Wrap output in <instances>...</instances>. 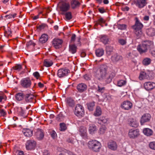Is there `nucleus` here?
<instances>
[{
  "instance_id": "obj_1",
  "label": "nucleus",
  "mask_w": 155,
  "mask_h": 155,
  "mask_svg": "<svg viewBox=\"0 0 155 155\" xmlns=\"http://www.w3.org/2000/svg\"><path fill=\"white\" fill-rule=\"evenodd\" d=\"M115 75L114 71L111 67L105 64H102L101 65L99 70L97 71L95 77L98 80H104L107 84H109Z\"/></svg>"
},
{
  "instance_id": "obj_2",
  "label": "nucleus",
  "mask_w": 155,
  "mask_h": 155,
  "mask_svg": "<svg viewBox=\"0 0 155 155\" xmlns=\"http://www.w3.org/2000/svg\"><path fill=\"white\" fill-rule=\"evenodd\" d=\"M153 45V41L145 40L142 42V44L138 45L137 49L140 54L146 52L148 49L152 47Z\"/></svg>"
},
{
  "instance_id": "obj_3",
  "label": "nucleus",
  "mask_w": 155,
  "mask_h": 155,
  "mask_svg": "<svg viewBox=\"0 0 155 155\" xmlns=\"http://www.w3.org/2000/svg\"><path fill=\"white\" fill-rule=\"evenodd\" d=\"M135 24L132 26V28L134 30V32L137 36H140L142 34V29L143 26L138 18L136 17L135 18Z\"/></svg>"
},
{
  "instance_id": "obj_4",
  "label": "nucleus",
  "mask_w": 155,
  "mask_h": 155,
  "mask_svg": "<svg viewBox=\"0 0 155 155\" xmlns=\"http://www.w3.org/2000/svg\"><path fill=\"white\" fill-rule=\"evenodd\" d=\"M89 148L91 150L97 152L100 151L101 145L100 142L96 140H91L87 143Z\"/></svg>"
},
{
  "instance_id": "obj_5",
  "label": "nucleus",
  "mask_w": 155,
  "mask_h": 155,
  "mask_svg": "<svg viewBox=\"0 0 155 155\" xmlns=\"http://www.w3.org/2000/svg\"><path fill=\"white\" fill-rule=\"evenodd\" d=\"M74 112L75 115L78 117H82L84 115V108L82 105L77 104L75 107Z\"/></svg>"
},
{
  "instance_id": "obj_6",
  "label": "nucleus",
  "mask_w": 155,
  "mask_h": 155,
  "mask_svg": "<svg viewBox=\"0 0 155 155\" xmlns=\"http://www.w3.org/2000/svg\"><path fill=\"white\" fill-rule=\"evenodd\" d=\"M36 145V142L34 140H27L25 144L26 149L28 150H34Z\"/></svg>"
},
{
  "instance_id": "obj_7",
  "label": "nucleus",
  "mask_w": 155,
  "mask_h": 155,
  "mask_svg": "<svg viewBox=\"0 0 155 155\" xmlns=\"http://www.w3.org/2000/svg\"><path fill=\"white\" fill-rule=\"evenodd\" d=\"M70 72V71L66 68H61L58 70L57 75L59 78H62L67 76Z\"/></svg>"
},
{
  "instance_id": "obj_8",
  "label": "nucleus",
  "mask_w": 155,
  "mask_h": 155,
  "mask_svg": "<svg viewBox=\"0 0 155 155\" xmlns=\"http://www.w3.org/2000/svg\"><path fill=\"white\" fill-rule=\"evenodd\" d=\"M151 117L150 114L149 113L143 114L141 117L140 120V122L141 125H144V124L149 122Z\"/></svg>"
},
{
  "instance_id": "obj_9",
  "label": "nucleus",
  "mask_w": 155,
  "mask_h": 155,
  "mask_svg": "<svg viewBox=\"0 0 155 155\" xmlns=\"http://www.w3.org/2000/svg\"><path fill=\"white\" fill-rule=\"evenodd\" d=\"M31 82L30 80L27 78L22 79L21 81V85L25 88H28L30 87Z\"/></svg>"
},
{
  "instance_id": "obj_10",
  "label": "nucleus",
  "mask_w": 155,
  "mask_h": 155,
  "mask_svg": "<svg viewBox=\"0 0 155 155\" xmlns=\"http://www.w3.org/2000/svg\"><path fill=\"white\" fill-rule=\"evenodd\" d=\"M63 42V41L61 39L58 38H54L52 41V44L53 46L55 48L58 49L61 47Z\"/></svg>"
},
{
  "instance_id": "obj_11",
  "label": "nucleus",
  "mask_w": 155,
  "mask_h": 155,
  "mask_svg": "<svg viewBox=\"0 0 155 155\" xmlns=\"http://www.w3.org/2000/svg\"><path fill=\"white\" fill-rule=\"evenodd\" d=\"M70 4L69 3L63 2L60 6V9L63 13H65L68 11L70 8Z\"/></svg>"
},
{
  "instance_id": "obj_12",
  "label": "nucleus",
  "mask_w": 155,
  "mask_h": 155,
  "mask_svg": "<svg viewBox=\"0 0 155 155\" xmlns=\"http://www.w3.org/2000/svg\"><path fill=\"white\" fill-rule=\"evenodd\" d=\"M139 135V131L138 129H130L128 133V136L129 137L133 139L137 137Z\"/></svg>"
},
{
  "instance_id": "obj_13",
  "label": "nucleus",
  "mask_w": 155,
  "mask_h": 155,
  "mask_svg": "<svg viewBox=\"0 0 155 155\" xmlns=\"http://www.w3.org/2000/svg\"><path fill=\"white\" fill-rule=\"evenodd\" d=\"M147 0H137L134 1V3L139 8H142L147 4Z\"/></svg>"
},
{
  "instance_id": "obj_14",
  "label": "nucleus",
  "mask_w": 155,
  "mask_h": 155,
  "mask_svg": "<svg viewBox=\"0 0 155 155\" xmlns=\"http://www.w3.org/2000/svg\"><path fill=\"white\" fill-rule=\"evenodd\" d=\"M70 7L73 9L78 8L81 5L80 2L77 0H71L70 3Z\"/></svg>"
},
{
  "instance_id": "obj_15",
  "label": "nucleus",
  "mask_w": 155,
  "mask_h": 155,
  "mask_svg": "<svg viewBox=\"0 0 155 155\" xmlns=\"http://www.w3.org/2000/svg\"><path fill=\"white\" fill-rule=\"evenodd\" d=\"M24 99L27 103L32 102L35 103V102L34 96L30 94H26L25 95Z\"/></svg>"
},
{
  "instance_id": "obj_16",
  "label": "nucleus",
  "mask_w": 155,
  "mask_h": 155,
  "mask_svg": "<svg viewBox=\"0 0 155 155\" xmlns=\"http://www.w3.org/2000/svg\"><path fill=\"white\" fill-rule=\"evenodd\" d=\"M87 87L86 84L81 83L78 84L77 86V89L79 92L82 93L86 91Z\"/></svg>"
},
{
  "instance_id": "obj_17",
  "label": "nucleus",
  "mask_w": 155,
  "mask_h": 155,
  "mask_svg": "<svg viewBox=\"0 0 155 155\" xmlns=\"http://www.w3.org/2000/svg\"><path fill=\"white\" fill-rule=\"evenodd\" d=\"M144 87L147 91L151 90L155 87V83L151 82H147L144 83Z\"/></svg>"
},
{
  "instance_id": "obj_18",
  "label": "nucleus",
  "mask_w": 155,
  "mask_h": 155,
  "mask_svg": "<svg viewBox=\"0 0 155 155\" xmlns=\"http://www.w3.org/2000/svg\"><path fill=\"white\" fill-rule=\"evenodd\" d=\"M132 103L129 101H124L121 105V107L125 110H129L132 107Z\"/></svg>"
},
{
  "instance_id": "obj_19",
  "label": "nucleus",
  "mask_w": 155,
  "mask_h": 155,
  "mask_svg": "<svg viewBox=\"0 0 155 155\" xmlns=\"http://www.w3.org/2000/svg\"><path fill=\"white\" fill-rule=\"evenodd\" d=\"M35 136L39 140H42L44 136V131L43 130L40 129H37L35 132Z\"/></svg>"
},
{
  "instance_id": "obj_20",
  "label": "nucleus",
  "mask_w": 155,
  "mask_h": 155,
  "mask_svg": "<svg viewBox=\"0 0 155 155\" xmlns=\"http://www.w3.org/2000/svg\"><path fill=\"white\" fill-rule=\"evenodd\" d=\"M108 147L110 149L115 150H117V145L115 142L112 140H110L107 143Z\"/></svg>"
},
{
  "instance_id": "obj_21",
  "label": "nucleus",
  "mask_w": 155,
  "mask_h": 155,
  "mask_svg": "<svg viewBox=\"0 0 155 155\" xmlns=\"http://www.w3.org/2000/svg\"><path fill=\"white\" fill-rule=\"evenodd\" d=\"M87 130L84 127H81L79 129V133L81 136L84 139L87 138Z\"/></svg>"
},
{
  "instance_id": "obj_22",
  "label": "nucleus",
  "mask_w": 155,
  "mask_h": 155,
  "mask_svg": "<svg viewBox=\"0 0 155 155\" xmlns=\"http://www.w3.org/2000/svg\"><path fill=\"white\" fill-rule=\"evenodd\" d=\"M18 115L24 118L26 117L28 115L27 111L21 107L18 109Z\"/></svg>"
},
{
  "instance_id": "obj_23",
  "label": "nucleus",
  "mask_w": 155,
  "mask_h": 155,
  "mask_svg": "<svg viewBox=\"0 0 155 155\" xmlns=\"http://www.w3.org/2000/svg\"><path fill=\"white\" fill-rule=\"evenodd\" d=\"M48 40V36L46 34H43L40 37L39 40V43L43 44L46 43Z\"/></svg>"
},
{
  "instance_id": "obj_24",
  "label": "nucleus",
  "mask_w": 155,
  "mask_h": 155,
  "mask_svg": "<svg viewBox=\"0 0 155 155\" xmlns=\"http://www.w3.org/2000/svg\"><path fill=\"white\" fill-rule=\"evenodd\" d=\"M129 121V125L131 127H137L138 126L139 123L135 119L133 118L130 119Z\"/></svg>"
},
{
  "instance_id": "obj_25",
  "label": "nucleus",
  "mask_w": 155,
  "mask_h": 155,
  "mask_svg": "<svg viewBox=\"0 0 155 155\" xmlns=\"http://www.w3.org/2000/svg\"><path fill=\"white\" fill-rule=\"evenodd\" d=\"M22 132L24 134L26 137H31L33 134V131L28 128L24 129Z\"/></svg>"
},
{
  "instance_id": "obj_26",
  "label": "nucleus",
  "mask_w": 155,
  "mask_h": 155,
  "mask_svg": "<svg viewBox=\"0 0 155 155\" xmlns=\"http://www.w3.org/2000/svg\"><path fill=\"white\" fill-rule=\"evenodd\" d=\"M109 38V37L105 35H101L100 38V41L104 45L108 44Z\"/></svg>"
},
{
  "instance_id": "obj_27",
  "label": "nucleus",
  "mask_w": 155,
  "mask_h": 155,
  "mask_svg": "<svg viewBox=\"0 0 155 155\" xmlns=\"http://www.w3.org/2000/svg\"><path fill=\"white\" fill-rule=\"evenodd\" d=\"M77 48L74 44L70 45L69 47V52L72 54L75 53L77 51Z\"/></svg>"
},
{
  "instance_id": "obj_28",
  "label": "nucleus",
  "mask_w": 155,
  "mask_h": 155,
  "mask_svg": "<svg viewBox=\"0 0 155 155\" xmlns=\"http://www.w3.org/2000/svg\"><path fill=\"white\" fill-rule=\"evenodd\" d=\"M147 34L150 36H153L155 35V29L152 28H150L146 30Z\"/></svg>"
},
{
  "instance_id": "obj_29",
  "label": "nucleus",
  "mask_w": 155,
  "mask_h": 155,
  "mask_svg": "<svg viewBox=\"0 0 155 155\" xmlns=\"http://www.w3.org/2000/svg\"><path fill=\"white\" fill-rule=\"evenodd\" d=\"M67 104L70 107H73L74 106L75 102L74 100L71 97H68L66 99Z\"/></svg>"
},
{
  "instance_id": "obj_30",
  "label": "nucleus",
  "mask_w": 155,
  "mask_h": 155,
  "mask_svg": "<svg viewBox=\"0 0 155 155\" xmlns=\"http://www.w3.org/2000/svg\"><path fill=\"white\" fill-rule=\"evenodd\" d=\"M111 60L114 62H117L122 59V57L121 56L116 54H114L111 57Z\"/></svg>"
},
{
  "instance_id": "obj_31",
  "label": "nucleus",
  "mask_w": 155,
  "mask_h": 155,
  "mask_svg": "<svg viewBox=\"0 0 155 155\" xmlns=\"http://www.w3.org/2000/svg\"><path fill=\"white\" fill-rule=\"evenodd\" d=\"M25 94L19 92L17 93L15 95L16 99L18 101H21L25 97Z\"/></svg>"
},
{
  "instance_id": "obj_32",
  "label": "nucleus",
  "mask_w": 155,
  "mask_h": 155,
  "mask_svg": "<svg viewBox=\"0 0 155 155\" xmlns=\"http://www.w3.org/2000/svg\"><path fill=\"white\" fill-rule=\"evenodd\" d=\"M143 132L145 135L147 136H150L152 135L153 134V130L148 128H144L143 129Z\"/></svg>"
},
{
  "instance_id": "obj_33",
  "label": "nucleus",
  "mask_w": 155,
  "mask_h": 155,
  "mask_svg": "<svg viewBox=\"0 0 155 155\" xmlns=\"http://www.w3.org/2000/svg\"><path fill=\"white\" fill-rule=\"evenodd\" d=\"M95 52L97 56L100 57L104 55V50L102 48H98L95 50Z\"/></svg>"
},
{
  "instance_id": "obj_34",
  "label": "nucleus",
  "mask_w": 155,
  "mask_h": 155,
  "mask_svg": "<svg viewBox=\"0 0 155 155\" xmlns=\"http://www.w3.org/2000/svg\"><path fill=\"white\" fill-rule=\"evenodd\" d=\"M139 78L140 80H142L144 79H148L149 77L147 76V72L142 71L140 73Z\"/></svg>"
},
{
  "instance_id": "obj_35",
  "label": "nucleus",
  "mask_w": 155,
  "mask_h": 155,
  "mask_svg": "<svg viewBox=\"0 0 155 155\" xmlns=\"http://www.w3.org/2000/svg\"><path fill=\"white\" fill-rule=\"evenodd\" d=\"M53 64L52 61L49 59H46L44 61V65L47 67H49L51 66Z\"/></svg>"
},
{
  "instance_id": "obj_36",
  "label": "nucleus",
  "mask_w": 155,
  "mask_h": 155,
  "mask_svg": "<svg viewBox=\"0 0 155 155\" xmlns=\"http://www.w3.org/2000/svg\"><path fill=\"white\" fill-rule=\"evenodd\" d=\"M151 61V60L150 58H146L143 60L142 63L145 66H147L150 64Z\"/></svg>"
},
{
  "instance_id": "obj_37",
  "label": "nucleus",
  "mask_w": 155,
  "mask_h": 155,
  "mask_svg": "<svg viewBox=\"0 0 155 155\" xmlns=\"http://www.w3.org/2000/svg\"><path fill=\"white\" fill-rule=\"evenodd\" d=\"M62 14L65 15V18L67 20H70L72 18V13L70 12H66L62 13Z\"/></svg>"
},
{
  "instance_id": "obj_38",
  "label": "nucleus",
  "mask_w": 155,
  "mask_h": 155,
  "mask_svg": "<svg viewBox=\"0 0 155 155\" xmlns=\"http://www.w3.org/2000/svg\"><path fill=\"white\" fill-rule=\"evenodd\" d=\"M113 48L110 46H107L105 48V51L107 54L110 55L113 51Z\"/></svg>"
},
{
  "instance_id": "obj_39",
  "label": "nucleus",
  "mask_w": 155,
  "mask_h": 155,
  "mask_svg": "<svg viewBox=\"0 0 155 155\" xmlns=\"http://www.w3.org/2000/svg\"><path fill=\"white\" fill-rule=\"evenodd\" d=\"M96 130V126L94 124H90L89 127V132L91 134H93Z\"/></svg>"
},
{
  "instance_id": "obj_40",
  "label": "nucleus",
  "mask_w": 155,
  "mask_h": 155,
  "mask_svg": "<svg viewBox=\"0 0 155 155\" xmlns=\"http://www.w3.org/2000/svg\"><path fill=\"white\" fill-rule=\"evenodd\" d=\"M108 119L105 117H101L98 120V123L100 124L106 123L108 121Z\"/></svg>"
},
{
  "instance_id": "obj_41",
  "label": "nucleus",
  "mask_w": 155,
  "mask_h": 155,
  "mask_svg": "<svg viewBox=\"0 0 155 155\" xmlns=\"http://www.w3.org/2000/svg\"><path fill=\"white\" fill-rule=\"evenodd\" d=\"M102 111L101 108L99 106H97L95 112L94 114V115L95 116H98L101 115Z\"/></svg>"
},
{
  "instance_id": "obj_42",
  "label": "nucleus",
  "mask_w": 155,
  "mask_h": 155,
  "mask_svg": "<svg viewBox=\"0 0 155 155\" xmlns=\"http://www.w3.org/2000/svg\"><path fill=\"white\" fill-rule=\"evenodd\" d=\"M60 130L62 131H64L67 129L66 124L64 123H60L59 124Z\"/></svg>"
},
{
  "instance_id": "obj_43",
  "label": "nucleus",
  "mask_w": 155,
  "mask_h": 155,
  "mask_svg": "<svg viewBox=\"0 0 155 155\" xmlns=\"http://www.w3.org/2000/svg\"><path fill=\"white\" fill-rule=\"evenodd\" d=\"M96 24L97 25H99L102 27H103V25L101 24L102 23H104L105 22V20L102 18H100L98 20L95 21Z\"/></svg>"
},
{
  "instance_id": "obj_44",
  "label": "nucleus",
  "mask_w": 155,
  "mask_h": 155,
  "mask_svg": "<svg viewBox=\"0 0 155 155\" xmlns=\"http://www.w3.org/2000/svg\"><path fill=\"white\" fill-rule=\"evenodd\" d=\"M11 34V29L9 28L8 27L5 31V35L6 37H9L12 36Z\"/></svg>"
},
{
  "instance_id": "obj_45",
  "label": "nucleus",
  "mask_w": 155,
  "mask_h": 155,
  "mask_svg": "<svg viewBox=\"0 0 155 155\" xmlns=\"http://www.w3.org/2000/svg\"><path fill=\"white\" fill-rule=\"evenodd\" d=\"M64 116L63 114L62 113H60L56 117L57 121H63L64 119Z\"/></svg>"
},
{
  "instance_id": "obj_46",
  "label": "nucleus",
  "mask_w": 155,
  "mask_h": 155,
  "mask_svg": "<svg viewBox=\"0 0 155 155\" xmlns=\"http://www.w3.org/2000/svg\"><path fill=\"white\" fill-rule=\"evenodd\" d=\"M107 128L105 126H101L99 129V133L100 134H103L106 130Z\"/></svg>"
},
{
  "instance_id": "obj_47",
  "label": "nucleus",
  "mask_w": 155,
  "mask_h": 155,
  "mask_svg": "<svg viewBox=\"0 0 155 155\" xmlns=\"http://www.w3.org/2000/svg\"><path fill=\"white\" fill-rule=\"evenodd\" d=\"M127 81L126 80H120L117 82V86L119 87H121L126 84Z\"/></svg>"
},
{
  "instance_id": "obj_48",
  "label": "nucleus",
  "mask_w": 155,
  "mask_h": 155,
  "mask_svg": "<svg viewBox=\"0 0 155 155\" xmlns=\"http://www.w3.org/2000/svg\"><path fill=\"white\" fill-rule=\"evenodd\" d=\"M94 105V102L88 104L87 105L88 109L90 111H92Z\"/></svg>"
},
{
  "instance_id": "obj_49",
  "label": "nucleus",
  "mask_w": 155,
  "mask_h": 155,
  "mask_svg": "<svg viewBox=\"0 0 155 155\" xmlns=\"http://www.w3.org/2000/svg\"><path fill=\"white\" fill-rule=\"evenodd\" d=\"M17 15V14L16 13L13 14H9L8 15H6L5 17L7 19H11L12 18H14Z\"/></svg>"
},
{
  "instance_id": "obj_50",
  "label": "nucleus",
  "mask_w": 155,
  "mask_h": 155,
  "mask_svg": "<svg viewBox=\"0 0 155 155\" xmlns=\"http://www.w3.org/2000/svg\"><path fill=\"white\" fill-rule=\"evenodd\" d=\"M12 68L15 70L19 71L22 69V66L21 65L17 64L13 67Z\"/></svg>"
},
{
  "instance_id": "obj_51",
  "label": "nucleus",
  "mask_w": 155,
  "mask_h": 155,
  "mask_svg": "<svg viewBox=\"0 0 155 155\" xmlns=\"http://www.w3.org/2000/svg\"><path fill=\"white\" fill-rule=\"evenodd\" d=\"M147 76L149 77V79H152L154 77V74L151 71H148L147 72Z\"/></svg>"
},
{
  "instance_id": "obj_52",
  "label": "nucleus",
  "mask_w": 155,
  "mask_h": 155,
  "mask_svg": "<svg viewBox=\"0 0 155 155\" xmlns=\"http://www.w3.org/2000/svg\"><path fill=\"white\" fill-rule=\"evenodd\" d=\"M126 25L125 24H119L117 26V28L118 29L121 30H124L126 28Z\"/></svg>"
},
{
  "instance_id": "obj_53",
  "label": "nucleus",
  "mask_w": 155,
  "mask_h": 155,
  "mask_svg": "<svg viewBox=\"0 0 155 155\" xmlns=\"http://www.w3.org/2000/svg\"><path fill=\"white\" fill-rule=\"evenodd\" d=\"M149 146L151 149L155 150V142H150L149 144Z\"/></svg>"
},
{
  "instance_id": "obj_54",
  "label": "nucleus",
  "mask_w": 155,
  "mask_h": 155,
  "mask_svg": "<svg viewBox=\"0 0 155 155\" xmlns=\"http://www.w3.org/2000/svg\"><path fill=\"white\" fill-rule=\"evenodd\" d=\"M118 42L122 45H124L126 44V40L123 39H119L118 40Z\"/></svg>"
},
{
  "instance_id": "obj_55",
  "label": "nucleus",
  "mask_w": 155,
  "mask_h": 155,
  "mask_svg": "<svg viewBox=\"0 0 155 155\" xmlns=\"http://www.w3.org/2000/svg\"><path fill=\"white\" fill-rule=\"evenodd\" d=\"M105 90V87H101L99 86H98V89L97 90V91L99 92H101V93H103L104 92Z\"/></svg>"
},
{
  "instance_id": "obj_56",
  "label": "nucleus",
  "mask_w": 155,
  "mask_h": 155,
  "mask_svg": "<svg viewBox=\"0 0 155 155\" xmlns=\"http://www.w3.org/2000/svg\"><path fill=\"white\" fill-rule=\"evenodd\" d=\"M84 78L86 80L89 81L91 79V76L89 75L86 74L84 76Z\"/></svg>"
},
{
  "instance_id": "obj_57",
  "label": "nucleus",
  "mask_w": 155,
  "mask_h": 155,
  "mask_svg": "<svg viewBox=\"0 0 155 155\" xmlns=\"http://www.w3.org/2000/svg\"><path fill=\"white\" fill-rule=\"evenodd\" d=\"M99 12L101 14H103L106 12L105 9L104 7H101L98 9Z\"/></svg>"
},
{
  "instance_id": "obj_58",
  "label": "nucleus",
  "mask_w": 155,
  "mask_h": 155,
  "mask_svg": "<svg viewBox=\"0 0 155 155\" xmlns=\"http://www.w3.org/2000/svg\"><path fill=\"white\" fill-rule=\"evenodd\" d=\"M33 75L37 79H38L40 76V74L38 72H35L33 73Z\"/></svg>"
},
{
  "instance_id": "obj_59",
  "label": "nucleus",
  "mask_w": 155,
  "mask_h": 155,
  "mask_svg": "<svg viewBox=\"0 0 155 155\" xmlns=\"http://www.w3.org/2000/svg\"><path fill=\"white\" fill-rule=\"evenodd\" d=\"M35 45L36 44L31 40L30 41L27 43V45L28 46L32 45L33 46H35Z\"/></svg>"
},
{
  "instance_id": "obj_60",
  "label": "nucleus",
  "mask_w": 155,
  "mask_h": 155,
  "mask_svg": "<svg viewBox=\"0 0 155 155\" xmlns=\"http://www.w3.org/2000/svg\"><path fill=\"white\" fill-rule=\"evenodd\" d=\"M15 155H24V154L23 151L18 150L16 152Z\"/></svg>"
},
{
  "instance_id": "obj_61",
  "label": "nucleus",
  "mask_w": 155,
  "mask_h": 155,
  "mask_svg": "<svg viewBox=\"0 0 155 155\" xmlns=\"http://www.w3.org/2000/svg\"><path fill=\"white\" fill-rule=\"evenodd\" d=\"M51 137L53 138L54 139L56 136L57 134L54 131H53L51 133Z\"/></svg>"
},
{
  "instance_id": "obj_62",
  "label": "nucleus",
  "mask_w": 155,
  "mask_h": 155,
  "mask_svg": "<svg viewBox=\"0 0 155 155\" xmlns=\"http://www.w3.org/2000/svg\"><path fill=\"white\" fill-rule=\"evenodd\" d=\"M76 35L75 34H73L72 35L71 38V42H74L76 38Z\"/></svg>"
},
{
  "instance_id": "obj_63",
  "label": "nucleus",
  "mask_w": 155,
  "mask_h": 155,
  "mask_svg": "<svg viewBox=\"0 0 155 155\" xmlns=\"http://www.w3.org/2000/svg\"><path fill=\"white\" fill-rule=\"evenodd\" d=\"M0 113L1 115L3 116H4L6 114V113L3 109H0Z\"/></svg>"
},
{
  "instance_id": "obj_64",
  "label": "nucleus",
  "mask_w": 155,
  "mask_h": 155,
  "mask_svg": "<svg viewBox=\"0 0 155 155\" xmlns=\"http://www.w3.org/2000/svg\"><path fill=\"white\" fill-rule=\"evenodd\" d=\"M133 54L129 52L127 54V57L131 59L133 58Z\"/></svg>"
}]
</instances>
